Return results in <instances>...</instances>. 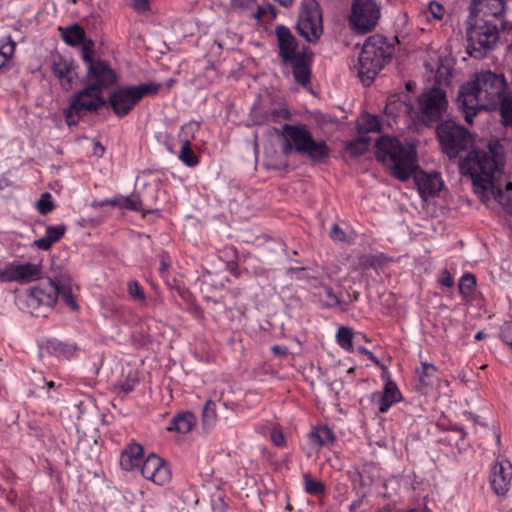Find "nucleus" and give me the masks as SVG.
Segmentation results:
<instances>
[{"instance_id": "obj_1", "label": "nucleus", "mask_w": 512, "mask_h": 512, "mask_svg": "<svg viewBox=\"0 0 512 512\" xmlns=\"http://www.w3.org/2000/svg\"><path fill=\"white\" fill-rule=\"evenodd\" d=\"M440 151L450 160L459 159V172L472 180L474 192L485 195L492 178L503 165L502 146L489 142L485 148L475 147L474 134L452 119L441 120L435 128Z\"/></svg>"}, {"instance_id": "obj_2", "label": "nucleus", "mask_w": 512, "mask_h": 512, "mask_svg": "<svg viewBox=\"0 0 512 512\" xmlns=\"http://www.w3.org/2000/svg\"><path fill=\"white\" fill-rule=\"evenodd\" d=\"M508 84L503 74L481 70L463 85L458 93L457 104L468 124L481 110H496L500 97L507 91Z\"/></svg>"}, {"instance_id": "obj_3", "label": "nucleus", "mask_w": 512, "mask_h": 512, "mask_svg": "<svg viewBox=\"0 0 512 512\" xmlns=\"http://www.w3.org/2000/svg\"><path fill=\"white\" fill-rule=\"evenodd\" d=\"M61 296L63 301L73 310L78 309L74 300L70 279L67 276L60 278H46L37 286L26 291V305L30 313L36 317H46L49 310L56 304Z\"/></svg>"}, {"instance_id": "obj_4", "label": "nucleus", "mask_w": 512, "mask_h": 512, "mask_svg": "<svg viewBox=\"0 0 512 512\" xmlns=\"http://www.w3.org/2000/svg\"><path fill=\"white\" fill-rule=\"evenodd\" d=\"M273 130L282 139L281 153L286 158L293 150L314 163H322L330 156L331 150L326 142L315 140L305 125L284 124L282 131Z\"/></svg>"}, {"instance_id": "obj_5", "label": "nucleus", "mask_w": 512, "mask_h": 512, "mask_svg": "<svg viewBox=\"0 0 512 512\" xmlns=\"http://www.w3.org/2000/svg\"><path fill=\"white\" fill-rule=\"evenodd\" d=\"M375 156L400 181H406L416 169V153L396 137L382 136L375 143Z\"/></svg>"}, {"instance_id": "obj_6", "label": "nucleus", "mask_w": 512, "mask_h": 512, "mask_svg": "<svg viewBox=\"0 0 512 512\" xmlns=\"http://www.w3.org/2000/svg\"><path fill=\"white\" fill-rule=\"evenodd\" d=\"M394 51V44L381 34H373L365 40L358 57V77L365 86H370L391 61Z\"/></svg>"}, {"instance_id": "obj_7", "label": "nucleus", "mask_w": 512, "mask_h": 512, "mask_svg": "<svg viewBox=\"0 0 512 512\" xmlns=\"http://www.w3.org/2000/svg\"><path fill=\"white\" fill-rule=\"evenodd\" d=\"M466 28V51L474 59H484L495 49L505 25L469 15Z\"/></svg>"}, {"instance_id": "obj_8", "label": "nucleus", "mask_w": 512, "mask_h": 512, "mask_svg": "<svg viewBox=\"0 0 512 512\" xmlns=\"http://www.w3.org/2000/svg\"><path fill=\"white\" fill-rule=\"evenodd\" d=\"M93 46L94 43L90 40L83 43L81 49L82 59L87 66L85 87L100 94L102 90L109 88L117 82V75L107 61L93 57Z\"/></svg>"}, {"instance_id": "obj_9", "label": "nucleus", "mask_w": 512, "mask_h": 512, "mask_svg": "<svg viewBox=\"0 0 512 512\" xmlns=\"http://www.w3.org/2000/svg\"><path fill=\"white\" fill-rule=\"evenodd\" d=\"M161 86L160 83L147 82L137 86L120 87L109 95L106 105H109L117 116L124 117L143 97L156 95Z\"/></svg>"}, {"instance_id": "obj_10", "label": "nucleus", "mask_w": 512, "mask_h": 512, "mask_svg": "<svg viewBox=\"0 0 512 512\" xmlns=\"http://www.w3.org/2000/svg\"><path fill=\"white\" fill-rule=\"evenodd\" d=\"M381 18V3L378 0H353L349 15V26L357 34L372 32Z\"/></svg>"}, {"instance_id": "obj_11", "label": "nucleus", "mask_w": 512, "mask_h": 512, "mask_svg": "<svg viewBox=\"0 0 512 512\" xmlns=\"http://www.w3.org/2000/svg\"><path fill=\"white\" fill-rule=\"evenodd\" d=\"M105 105L106 99L100 94L84 87L72 95L69 106L64 109L63 114L67 124L72 126L76 125L79 119L88 112L98 111Z\"/></svg>"}, {"instance_id": "obj_12", "label": "nucleus", "mask_w": 512, "mask_h": 512, "mask_svg": "<svg viewBox=\"0 0 512 512\" xmlns=\"http://www.w3.org/2000/svg\"><path fill=\"white\" fill-rule=\"evenodd\" d=\"M298 33L308 42L316 43L323 34V19L316 0H303L297 21Z\"/></svg>"}, {"instance_id": "obj_13", "label": "nucleus", "mask_w": 512, "mask_h": 512, "mask_svg": "<svg viewBox=\"0 0 512 512\" xmlns=\"http://www.w3.org/2000/svg\"><path fill=\"white\" fill-rule=\"evenodd\" d=\"M420 119L426 126L439 123L446 113L448 100L446 92L437 87L423 91L418 97Z\"/></svg>"}, {"instance_id": "obj_14", "label": "nucleus", "mask_w": 512, "mask_h": 512, "mask_svg": "<svg viewBox=\"0 0 512 512\" xmlns=\"http://www.w3.org/2000/svg\"><path fill=\"white\" fill-rule=\"evenodd\" d=\"M49 67L60 88L65 92L71 91L78 79V65L74 59L69 55L53 53L49 59Z\"/></svg>"}, {"instance_id": "obj_15", "label": "nucleus", "mask_w": 512, "mask_h": 512, "mask_svg": "<svg viewBox=\"0 0 512 512\" xmlns=\"http://www.w3.org/2000/svg\"><path fill=\"white\" fill-rule=\"evenodd\" d=\"M42 268L33 263L13 262L0 270L1 282H31L41 279Z\"/></svg>"}, {"instance_id": "obj_16", "label": "nucleus", "mask_w": 512, "mask_h": 512, "mask_svg": "<svg viewBox=\"0 0 512 512\" xmlns=\"http://www.w3.org/2000/svg\"><path fill=\"white\" fill-rule=\"evenodd\" d=\"M141 474L157 485H164L171 478V472L166 462L154 453H151L143 462Z\"/></svg>"}, {"instance_id": "obj_17", "label": "nucleus", "mask_w": 512, "mask_h": 512, "mask_svg": "<svg viewBox=\"0 0 512 512\" xmlns=\"http://www.w3.org/2000/svg\"><path fill=\"white\" fill-rule=\"evenodd\" d=\"M276 36L278 40L279 56L283 64H288L289 61H293L300 54L297 52V40L292 35L289 28L283 25L276 27Z\"/></svg>"}, {"instance_id": "obj_18", "label": "nucleus", "mask_w": 512, "mask_h": 512, "mask_svg": "<svg viewBox=\"0 0 512 512\" xmlns=\"http://www.w3.org/2000/svg\"><path fill=\"white\" fill-rule=\"evenodd\" d=\"M512 477V465L508 460L497 462L491 471L490 482L497 495H505L509 490Z\"/></svg>"}, {"instance_id": "obj_19", "label": "nucleus", "mask_w": 512, "mask_h": 512, "mask_svg": "<svg viewBox=\"0 0 512 512\" xmlns=\"http://www.w3.org/2000/svg\"><path fill=\"white\" fill-rule=\"evenodd\" d=\"M314 53L312 51L303 50L293 61L288 64L292 66V73L295 82L302 87H307L311 81V64Z\"/></svg>"}, {"instance_id": "obj_20", "label": "nucleus", "mask_w": 512, "mask_h": 512, "mask_svg": "<svg viewBox=\"0 0 512 512\" xmlns=\"http://www.w3.org/2000/svg\"><path fill=\"white\" fill-rule=\"evenodd\" d=\"M416 185L422 198L435 196L442 187V180L437 174H422L416 176Z\"/></svg>"}, {"instance_id": "obj_21", "label": "nucleus", "mask_w": 512, "mask_h": 512, "mask_svg": "<svg viewBox=\"0 0 512 512\" xmlns=\"http://www.w3.org/2000/svg\"><path fill=\"white\" fill-rule=\"evenodd\" d=\"M143 456L142 445L131 443L121 452L120 466L126 471H131L140 465Z\"/></svg>"}, {"instance_id": "obj_22", "label": "nucleus", "mask_w": 512, "mask_h": 512, "mask_svg": "<svg viewBox=\"0 0 512 512\" xmlns=\"http://www.w3.org/2000/svg\"><path fill=\"white\" fill-rule=\"evenodd\" d=\"M378 397H379L378 411L380 413L387 412L393 404L401 401V399H402L401 392L399 391L396 383L392 380H388L385 383L383 391L380 394H378Z\"/></svg>"}, {"instance_id": "obj_23", "label": "nucleus", "mask_w": 512, "mask_h": 512, "mask_svg": "<svg viewBox=\"0 0 512 512\" xmlns=\"http://www.w3.org/2000/svg\"><path fill=\"white\" fill-rule=\"evenodd\" d=\"M196 424L195 416L190 412L179 413L170 421L167 427L168 431H176L186 434L190 432Z\"/></svg>"}, {"instance_id": "obj_24", "label": "nucleus", "mask_w": 512, "mask_h": 512, "mask_svg": "<svg viewBox=\"0 0 512 512\" xmlns=\"http://www.w3.org/2000/svg\"><path fill=\"white\" fill-rule=\"evenodd\" d=\"M66 232L65 225L48 226L46 228L45 236L39 238L34 244L42 250H48L51 246L59 241Z\"/></svg>"}, {"instance_id": "obj_25", "label": "nucleus", "mask_w": 512, "mask_h": 512, "mask_svg": "<svg viewBox=\"0 0 512 512\" xmlns=\"http://www.w3.org/2000/svg\"><path fill=\"white\" fill-rule=\"evenodd\" d=\"M506 8V2L504 0H489L487 10L483 13L481 18L501 23L506 26Z\"/></svg>"}, {"instance_id": "obj_26", "label": "nucleus", "mask_w": 512, "mask_h": 512, "mask_svg": "<svg viewBox=\"0 0 512 512\" xmlns=\"http://www.w3.org/2000/svg\"><path fill=\"white\" fill-rule=\"evenodd\" d=\"M500 122L505 127H512V93L506 91L499 99L497 108Z\"/></svg>"}, {"instance_id": "obj_27", "label": "nucleus", "mask_w": 512, "mask_h": 512, "mask_svg": "<svg viewBox=\"0 0 512 512\" xmlns=\"http://www.w3.org/2000/svg\"><path fill=\"white\" fill-rule=\"evenodd\" d=\"M64 42L70 46H76L84 41L85 31L79 24H73L69 27H59Z\"/></svg>"}, {"instance_id": "obj_28", "label": "nucleus", "mask_w": 512, "mask_h": 512, "mask_svg": "<svg viewBox=\"0 0 512 512\" xmlns=\"http://www.w3.org/2000/svg\"><path fill=\"white\" fill-rule=\"evenodd\" d=\"M309 440L317 447L333 443L334 435L331 429L326 426L314 427L308 434Z\"/></svg>"}, {"instance_id": "obj_29", "label": "nucleus", "mask_w": 512, "mask_h": 512, "mask_svg": "<svg viewBox=\"0 0 512 512\" xmlns=\"http://www.w3.org/2000/svg\"><path fill=\"white\" fill-rule=\"evenodd\" d=\"M494 177L492 178V180ZM490 194L494 196V198L503 206L505 212L512 216V195L506 194L500 189L495 190V186L492 183V186L485 193V195L478 194L482 201L489 200Z\"/></svg>"}, {"instance_id": "obj_30", "label": "nucleus", "mask_w": 512, "mask_h": 512, "mask_svg": "<svg viewBox=\"0 0 512 512\" xmlns=\"http://www.w3.org/2000/svg\"><path fill=\"white\" fill-rule=\"evenodd\" d=\"M127 292L129 297L138 303L141 308L148 305L146 293L137 281L129 280L127 282Z\"/></svg>"}, {"instance_id": "obj_31", "label": "nucleus", "mask_w": 512, "mask_h": 512, "mask_svg": "<svg viewBox=\"0 0 512 512\" xmlns=\"http://www.w3.org/2000/svg\"><path fill=\"white\" fill-rule=\"evenodd\" d=\"M437 367L431 363L422 362L421 368H417L416 372L419 376V381L424 387L431 386L433 380L436 378Z\"/></svg>"}, {"instance_id": "obj_32", "label": "nucleus", "mask_w": 512, "mask_h": 512, "mask_svg": "<svg viewBox=\"0 0 512 512\" xmlns=\"http://www.w3.org/2000/svg\"><path fill=\"white\" fill-rule=\"evenodd\" d=\"M370 145V138L366 136H360L348 142L345 146V150L353 157L364 154Z\"/></svg>"}, {"instance_id": "obj_33", "label": "nucleus", "mask_w": 512, "mask_h": 512, "mask_svg": "<svg viewBox=\"0 0 512 512\" xmlns=\"http://www.w3.org/2000/svg\"><path fill=\"white\" fill-rule=\"evenodd\" d=\"M353 338L354 332L353 329L347 326H341L336 334V340L339 346L348 351H353Z\"/></svg>"}, {"instance_id": "obj_34", "label": "nucleus", "mask_w": 512, "mask_h": 512, "mask_svg": "<svg viewBox=\"0 0 512 512\" xmlns=\"http://www.w3.org/2000/svg\"><path fill=\"white\" fill-rule=\"evenodd\" d=\"M322 291H319L318 295L321 299L323 307L335 308L341 305L339 295L335 294L333 289L329 286H322Z\"/></svg>"}, {"instance_id": "obj_35", "label": "nucleus", "mask_w": 512, "mask_h": 512, "mask_svg": "<svg viewBox=\"0 0 512 512\" xmlns=\"http://www.w3.org/2000/svg\"><path fill=\"white\" fill-rule=\"evenodd\" d=\"M381 129V124L375 115H365L358 123V130L361 134L368 132H378Z\"/></svg>"}, {"instance_id": "obj_36", "label": "nucleus", "mask_w": 512, "mask_h": 512, "mask_svg": "<svg viewBox=\"0 0 512 512\" xmlns=\"http://www.w3.org/2000/svg\"><path fill=\"white\" fill-rule=\"evenodd\" d=\"M180 160L188 167H194L198 164V157L191 148V143L188 139L184 140L181 146Z\"/></svg>"}, {"instance_id": "obj_37", "label": "nucleus", "mask_w": 512, "mask_h": 512, "mask_svg": "<svg viewBox=\"0 0 512 512\" xmlns=\"http://www.w3.org/2000/svg\"><path fill=\"white\" fill-rule=\"evenodd\" d=\"M304 480V489L306 493L311 495H321L325 490V485L323 482L314 479L310 473H305L303 475Z\"/></svg>"}, {"instance_id": "obj_38", "label": "nucleus", "mask_w": 512, "mask_h": 512, "mask_svg": "<svg viewBox=\"0 0 512 512\" xmlns=\"http://www.w3.org/2000/svg\"><path fill=\"white\" fill-rule=\"evenodd\" d=\"M476 287V278L471 273L464 274L459 281V291L464 296H470Z\"/></svg>"}, {"instance_id": "obj_39", "label": "nucleus", "mask_w": 512, "mask_h": 512, "mask_svg": "<svg viewBox=\"0 0 512 512\" xmlns=\"http://www.w3.org/2000/svg\"><path fill=\"white\" fill-rule=\"evenodd\" d=\"M452 78V69L450 65L444 64L440 61L436 73H435V81L439 85H449Z\"/></svg>"}, {"instance_id": "obj_40", "label": "nucleus", "mask_w": 512, "mask_h": 512, "mask_svg": "<svg viewBox=\"0 0 512 512\" xmlns=\"http://www.w3.org/2000/svg\"><path fill=\"white\" fill-rule=\"evenodd\" d=\"M36 207L40 214L47 215L54 210L55 205L51 199V194L48 192L43 193L37 201Z\"/></svg>"}, {"instance_id": "obj_41", "label": "nucleus", "mask_w": 512, "mask_h": 512, "mask_svg": "<svg viewBox=\"0 0 512 512\" xmlns=\"http://www.w3.org/2000/svg\"><path fill=\"white\" fill-rule=\"evenodd\" d=\"M121 208L129 209L132 211L142 210V201L137 194H131L127 197L121 198Z\"/></svg>"}, {"instance_id": "obj_42", "label": "nucleus", "mask_w": 512, "mask_h": 512, "mask_svg": "<svg viewBox=\"0 0 512 512\" xmlns=\"http://www.w3.org/2000/svg\"><path fill=\"white\" fill-rule=\"evenodd\" d=\"M203 422L205 425H213L216 420V404L212 400H208L203 408Z\"/></svg>"}, {"instance_id": "obj_43", "label": "nucleus", "mask_w": 512, "mask_h": 512, "mask_svg": "<svg viewBox=\"0 0 512 512\" xmlns=\"http://www.w3.org/2000/svg\"><path fill=\"white\" fill-rule=\"evenodd\" d=\"M14 51H15V42H13V41H9V43L3 44L0 47V69L13 56Z\"/></svg>"}, {"instance_id": "obj_44", "label": "nucleus", "mask_w": 512, "mask_h": 512, "mask_svg": "<svg viewBox=\"0 0 512 512\" xmlns=\"http://www.w3.org/2000/svg\"><path fill=\"white\" fill-rule=\"evenodd\" d=\"M428 10L434 19L441 20L445 14V8L442 4L436 1L429 3Z\"/></svg>"}, {"instance_id": "obj_45", "label": "nucleus", "mask_w": 512, "mask_h": 512, "mask_svg": "<svg viewBox=\"0 0 512 512\" xmlns=\"http://www.w3.org/2000/svg\"><path fill=\"white\" fill-rule=\"evenodd\" d=\"M329 235L333 241L346 242V233L336 223L332 225Z\"/></svg>"}, {"instance_id": "obj_46", "label": "nucleus", "mask_w": 512, "mask_h": 512, "mask_svg": "<svg viewBox=\"0 0 512 512\" xmlns=\"http://www.w3.org/2000/svg\"><path fill=\"white\" fill-rule=\"evenodd\" d=\"M232 7L235 9L246 10L256 4V0H232Z\"/></svg>"}, {"instance_id": "obj_47", "label": "nucleus", "mask_w": 512, "mask_h": 512, "mask_svg": "<svg viewBox=\"0 0 512 512\" xmlns=\"http://www.w3.org/2000/svg\"><path fill=\"white\" fill-rule=\"evenodd\" d=\"M47 348L52 350L57 356L65 354L67 352V346L63 343L49 342Z\"/></svg>"}, {"instance_id": "obj_48", "label": "nucleus", "mask_w": 512, "mask_h": 512, "mask_svg": "<svg viewBox=\"0 0 512 512\" xmlns=\"http://www.w3.org/2000/svg\"><path fill=\"white\" fill-rule=\"evenodd\" d=\"M440 283H441V285H443L445 287H448V288L453 287L454 280H453V277H452V275L450 274V272L448 270H446V269L443 270L441 278H440Z\"/></svg>"}, {"instance_id": "obj_49", "label": "nucleus", "mask_w": 512, "mask_h": 512, "mask_svg": "<svg viewBox=\"0 0 512 512\" xmlns=\"http://www.w3.org/2000/svg\"><path fill=\"white\" fill-rule=\"evenodd\" d=\"M271 440L278 447L284 445V443H285L284 435L279 430H273L272 431V433H271Z\"/></svg>"}, {"instance_id": "obj_50", "label": "nucleus", "mask_w": 512, "mask_h": 512, "mask_svg": "<svg viewBox=\"0 0 512 512\" xmlns=\"http://www.w3.org/2000/svg\"><path fill=\"white\" fill-rule=\"evenodd\" d=\"M133 7L138 12H144L149 8L148 0H133Z\"/></svg>"}, {"instance_id": "obj_51", "label": "nucleus", "mask_w": 512, "mask_h": 512, "mask_svg": "<svg viewBox=\"0 0 512 512\" xmlns=\"http://www.w3.org/2000/svg\"><path fill=\"white\" fill-rule=\"evenodd\" d=\"M271 352L280 357H284L288 354V349L284 346L274 345L271 347Z\"/></svg>"}, {"instance_id": "obj_52", "label": "nucleus", "mask_w": 512, "mask_h": 512, "mask_svg": "<svg viewBox=\"0 0 512 512\" xmlns=\"http://www.w3.org/2000/svg\"><path fill=\"white\" fill-rule=\"evenodd\" d=\"M481 2H482V0H470V6H469L470 15L474 14V12L477 9L478 4H480Z\"/></svg>"}, {"instance_id": "obj_53", "label": "nucleus", "mask_w": 512, "mask_h": 512, "mask_svg": "<svg viewBox=\"0 0 512 512\" xmlns=\"http://www.w3.org/2000/svg\"><path fill=\"white\" fill-rule=\"evenodd\" d=\"M263 15H265V10L261 6L257 7V12L252 13V16L256 19L262 18Z\"/></svg>"}, {"instance_id": "obj_54", "label": "nucleus", "mask_w": 512, "mask_h": 512, "mask_svg": "<svg viewBox=\"0 0 512 512\" xmlns=\"http://www.w3.org/2000/svg\"><path fill=\"white\" fill-rule=\"evenodd\" d=\"M106 204H109L111 206H119L121 208V199H110L105 201Z\"/></svg>"}, {"instance_id": "obj_55", "label": "nucleus", "mask_w": 512, "mask_h": 512, "mask_svg": "<svg viewBox=\"0 0 512 512\" xmlns=\"http://www.w3.org/2000/svg\"><path fill=\"white\" fill-rule=\"evenodd\" d=\"M120 389H121L125 394H127V393H129V392H131V391L133 390V385H130V384H122V385L120 386Z\"/></svg>"}, {"instance_id": "obj_56", "label": "nucleus", "mask_w": 512, "mask_h": 512, "mask_svg": "<svg viewBox=\"0 0 512 512\" xmlns=\"http://www.w3.org/2000/svg\"><path fill=\"white\" fill-rule=\"evenodd\" d=\"M367 358H368L369 360H371V361H372L374 364H376V365H379V364H380V362H379V360L377 359V357H376V356H375L371 351H369V352L367 353Z\"/></svg>"}, {"instance_id": "obj_57", "label": "nucleus", "mask_w": 512, "mask_h": 512, "mask_svg": "<svg viewBox=\"0 0 512 512\" xmlns=\"http://www.w3.org/2000/svg\"><path fill=\"white\" fill-rule=\"evenodd\" d=\"M359 297H360V293L357 291L353 292V294L350 295L351 301H357L359 299Z\"/></svg>"}, {"instance_id": "obj_58", "label": "nucleus", "mask_w": 512, "mask_h": 512, "mask_svg": "<svg viewBox=\"0 0 512 512\" xmlns=\"http://www.w3.org/2000/svg\"><path fill=\"white\" fill-rule=\"evenodd\" d=\"M43 381H44V383H45V385H46V387H47L48 389H53V388H55V382H54V381H45V380H43Z\"/></svg>"}, {"instance_id": "obj_59", "label": "nucleus", "mask_w": 512, "mask_h": 512, "mask_svg": "<svg viewBox=\"0 0 512 512\" xmlns=\"http://www.w3.org/2000/svg\"><path fill=\"white\" fill-rule=\"evenodd\" d=\"M357 350H358V352H359V353L364 354V355H366V356H367V353L369 352V350H368V349H366V348H365V347H363V346H359V347L357 348Z\"/></svg>"}, {"instance_id": "obj_60", "label": "nucleus", "mask_w": 512, "mask_h": 512, "mask_svg": "<svg viewBox=\"0 0 512 512\" xmlns=\"http://www.w3.org/2000/svg\"><path fill=\"white\" fill-rule=\"evenodd\" d=\"M168 269V264L165 261L161 262L160 271L165 272Z\"/></svg>"}, {"instance_id": "obj_61", "label": "nucleus", "mask_w": 512, "mask_h": 512, "mask_svg": "<svg viewBox=\"0 0 512 512\" xmlns=\"http://www.w3.org/2000/svg\"><path fill=\"white\" fill-rule=\"evenodd\" d=\"M484 338V332L483 331H479L476 333L475 335V339L476 340H482Z\"/></svg>"}, {"instance_id": "obj_62", "label": "nucleus", "mask_w": 512, "mask_h": 512, "mask_svg": "<svg viewBox=\"0 0 512 512\" xmlns=\"http://www.w3.org/2000/svg\"><path fill=\"white\" fill-rule=\"evenodd\" d=\"M265 153H266L267 158H270V157L272 158L273 156H276V154H277L276 151H273L272 154H270V152L268 150H266Z\"/></svg>"}, {"instance_id": "obj_63", "label": "nucleus", "mask_w": 512, "mask_h": 512, "mask_svg": "<svg viewBox=\"0 0 512 512\" xmlns=\"http://www.w3.org/2000/svg\"><path fill=\"white\" fill-rule=\"evenodd\" d=\"M285 509L288 510V511H292L293 510V506L290 503H287L286 506H285Z\"/></svg>"}, {"instance_id": "obj_64", "label": "nucleus", "mask_w": 512, "mask_h": 512, "mask_svg": "<svg viewBox=\"0 0 512 512\" xmlns=\"http://www.w3.org/2000/svg\"><path fill=\"white\" fill-rule=\"evenodd\" d=\"M365 265H366V266H373V265H374V263H373V261H370L369 259H367V260L365 261Z\"/></svg>"}]
</instances>
